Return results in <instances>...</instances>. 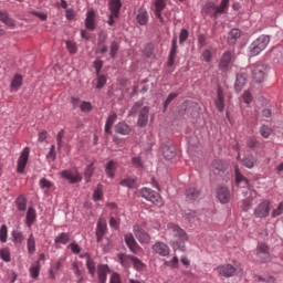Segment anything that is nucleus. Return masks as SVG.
I'll return each mask as SVG.
<instances>
[{
  "instance_id": "obj_38",
  "label": "nucleus",
  "mask_w": 283,
  "mask_h": 283,
  "mask_svg": "<svg viewBox=\"0 0 283 283\" xmlns=\"http://www.w3.org/2000/svg\"><path fill=\"white\" fill-rule=\"evenodd\" d=\"M86 269L88 271V274L92 276V277H95L96 276V262L94 261V259H88L86 261Z\"/></svg>"
},
{
  "instance_id": "obj_64",
  "label": "nucleus",
  "mask_w": 283,
  "mask_h": 283,
  "mask_svg": "<svg viewBox=\"0 0 283 283\" xmlns=\"http://www.w3.org/2000/svg\"><path fill=\"white\" fill-rule=\"evenodd\" d=\"M109 283H123L120 281V274L114 272L109 277Z\"/></svg>"
},
{
  "instance_id": "obj_61",
  "label": "nucleus",
  "mask_w": 283,
  "mask_h": 283,
  "mask_svg": "<svg viewBox=\"0 0 283 283\" xmlns=\"http://www.w3.org/2000/svg\"><path fill=\"white\" fill-rule=\"evenodd\" d=\"M189 39V31L187 29H182L179 34V43H185Z\"/></svg>"
},
{
  "instance_id": "obj_10",
  "label": "nucleus",
  "mask_w": 283,
  "mask_h": 283,
  "mask_svg": "<svg viewBox=\"0 0 283 283\" xmlns=\"http://www.w3.org/2000/svg\"><path fill=\"white\" fill-rule=\"evenodd\" d=\"M153 253L160 255V258H169V253H171V249L167 243L163 241H157L151 245Z\"/></svg>"
},
{
  "instance_id": "obj_50",
  "label": "nucleus",
  "mask_w": 283,
  "mask_h": 283,
  "mask_svg": "<svg viewBox=\"0 0 283 283\" xmlns=\"http://www.w3.org/2000/svg\"><path fill=\"white\" fill-rule=\"evenodd\" d=\"M118 50H120V46L116 41L111 42V56L112 59H116V54H118Z\"/></svg>"
},
{
  "instance_id": "obj_16",
  "label": "nucleus",
  "mask_w": 283,
  "mask_h": 283,
  "mask_svg": "<svg viewBox=\"0 0 283 283\" xmlns=\"http://www.w3.org/2000/svg\"><path fill=\"white\" fill-rule=\"evenodd\" d=\"M109 265L107 264H98L97 265V282L98 283H107V275L109 273Z\"/></svg>"
},
{
  "instance_id": "obj_42",
  "label": "nucleus",
  "mask_w": 283,
  "mask_h": 283,
  "mask_svg": "<svg viewBox=\"0 0 283 283\" xmlns=\"http://www.w3.org/2000/svg\"><path fill=\"white\" fill-rule=\"evenodd\" d=\"M178 264H180V259L176 255L171 260L164 262V266H169V269H178Z\"/></svg>"
},
{
  "instance_id": "obj_56",
  "label": "nucleus",
  "mask_w": 283,
  "mask_h": 283,
  "mask_svg": "<svg viewBox=\"0 0 283 283\" xmlns=\"http://www.w3.org/2000/svg\"><path fill=\"white\" fill-rule=\"evenodd\" d=\"M103 198V186H97V189L93 193V200L98 201Z\"/></svg>"
},
{
  "instance_id": "obj_3",
  "label": "nucleus",
  "mask_w": 283,
  "mask_h": 283,
  "mask_svg": "<svg viewBox=\"0 0 283 283\" xmlns=\"http://www.w3.org/2000/svg\"><path fill=\"white\" fill-rule=\"evenodd\" d=\"M250 72L253 83H264L266 78V65L264 64H252Z\"/></svg>"
},
{
  "instance_id": "obj_51",
  "label": "nucleus",
  "mask_w": 283,
  "mask_h": 283,
  "mask_svg": "<svg viewBox=\"0 0 283 283\" xmlns=\"http://www.w3.org/2000/svg\"><path fill=\"white\" fill-rule=\"evenodd\" d=\"M271 127L266 126V125H263L260 127V135L263 137V138H269L271 136Z\"/></svg>"
},
{
  "instance_id": "obj_34",
  "label": "nucleus",
  "mask_w": 283,
  "mask_h": 283,
  "mask_svg": "<svg viewBox=\"0 0 283 283\" xmlns=\"http://www.w3.org/2000/svg\"><path fill=\"white\" fill-rule=\"evenodd\" d=\"M242 36V32L239 29H232L228 36V43L230 45L235 44V41Z\"/></svg>"
},
{
  "instance_id": "obj_35",
  "label": "nucleus",
  "mask_w": 283,
  "mask_h": 283,
  "mask_svg": "<svg viewBox=\"0 0 283 283\" xmlns=\"http://www.w3.org/2000/svg\"><path fill=\"white\" fill-rule=\"evenodd\" d=\"M35 220H36V210L30 207L27 212V226L32 227Z\"/></svg>"
},
{
  "instance_id": "obj_2",
  "label": "nucleus",
  "mask_w": 283,
  "mask_h": 283,
  "mask_svg": "<svg viewBox=\"0 0 283 283\" xmlns=\"http://www.w3.org/2000/svg\"><path fill=\"white\" fill-rule=\"evenodd\" d=\"M269 43H271V38L269 35H260L250 44L249 55L258 56L259 54H262L269 46Z\"/></svg>"
},
{
  "instance_id": "obj_29",
  "label": "nucleus",
  "mask_w": 283,
  "mask_h": 283,
  "mask_svg": "<svg viewBox=\"0 0 283 283\" xmlns=\"http://www.w3.org/2000/svg\"><path fill=\"white\" fill-rule=\"evenodd\" d=\"M0 21L9 28H14V25H17V22L14 21V19L10 18L8 11H0Z\"/></svg>"
},
{
  "instance_id": "obj_14",
  "label": "nucleus",
  "mask_w": 283,
  "mask_h": 283,
  "mask_svg": "<svg viewBox=\"0 0 283 283\" xmlns=\"http://www.w3.org/2000/svg\"><path fill=\"white\" fill-rule=\"evenodd\" d=\"M217 198L221 205H228V202H231V191L226 186H220L217 189Z\"/></svg>"
},
{
  "instance_id": "obj_45",
  "label": "nucleus",
  "mask_w": 283,
  "mask_h": 283,
  "mask_svg": "<svg viewBox=\"0 0 283 283\" xmlns=\"http://www.w3.org/2000/svg\"><path fill=\"white\" fill-rule=\"evenodd\" d=\"M40 189H44L45 191H50L52 189V181L48 180L46 178H42L39 181Z\"/></svg>"
},
{
  "instance_id": "obj_57",
  "label": "nucleus",
  "mask_w": 283,
  "mask_h": 283,
  "mask_svg": "<svg viewBox=\"0 0 283 283\" xmlns=\"http://www.w3.org/2000/svg\"><path fill=\"white\" fill-rule=\"evenodd\" d=\"M46 158L52 161L56 160V146H51L50 151L46 155Z\"/></svg>"
},
{
  "instance_id": "obj_6",
  "label": "nucleus",
  "mask_w": 283,
  "mask_h": 283,
  "mask_svg": "<svg viewBox=\"0 0 283 283\" xmlns=\"http://www.w3.org/2000/svg\"><path fill=\"white\" fill-rule=\"evenodd\" d=\"M139 196L153 202V205H163V197L151 188L144 187L139 190Z\"/></svg>"
},
{
  "instance_id": "obj_7",
  "label": "nucleus",
  "mask_w": 283,
  "mask_h": 283,
  "mask_svg": "<svg viewBox=\"0 0 283 283\" xmlns=\"http://www.w3.org/2000/svg\"><path fill=\"white\" fill-rule=\"evenodd\" d=\"M271 213V201L263 200L254 208L255 218H269Z\"/></svg>"
},
{
  "instance_id": "obj_58",
  "label": "nucleus",
  "mask_w": 283,
  "mask_h": 283,
  "mask_svg": "<svg viewBox=\"0 0 283 283\" xmlns=\"http://www.w3.org/2000/svg\"><path fill=\"white\" fill-rule=\"evenodd\" d=\"M177 97H178V94L170 93L164 103V109H167L169 105H171V101H174V98H177Z\"/></svg>"
},
{
  "instance_id": "obj_62",
  "label": "nucleus",
  "mask_w": 283,
  "mask_h": 283,
  "mask_svg": "<svg viewBox=\"0 0 283 283\" xmlns=\"http://www.w3.org/2000/svg\"><path fill=\"white\" fill-rule=\"evenodd\" d=\"M81 112H92V103L90 102H82L80 105Z\"/></svg>"
},
{
  "instance_id": "obj_59",
  "label": "nucleus",
  "mask_w": 283,
  "mask_h": 283,
  "mask_svg": "<svg viewBox=\"0 0 283 283\" xmlns=\"http://www.w3.org/2000/svg\"><path fill=\"white\" fill-rule=\"evenodd\" d=\"M64 134H65V132L63 129H61L57 133V136H56L57 149H61L63 147V136H64Z\"/></svg>"
},
{
  "instance_id": "obj_9",
  "label": "nucleus",
  "mask_w": 283,
  "mask_h": 283,
  "mask_svg": "<svg viewBox=\"0 0 283 283\" xmlns=\"http://www.w3.org/2000/svg\"><path fill=\"white\" fill-rule=\"evenodd\" d=\"M30 159V147H25L17 163V171L18 174H23L25 171V167H28V160Z\"/></svg>"
},
{
  "instance_id": "obj_41",
  "label": "nucleus",
  "mask_w": 283,
  "mask_h": 283,
  "mask_svg": "<svg viewBox=\"0 0 283 283\" xmlns=\"http://www.w3.org/2000/svg\"><path fill=\"white\" fill-rule=\"evenodd\" d=\"M54 242H55V244H67V242H70V233H67V232L60 233L55 238Z\"/></svg>"
},
{
  "instance_id": "obj_36",
  "label": "nucleus",
  "mask_w": 283,
  "mask_h": 283,
  "mask_svg": "<svg viewBox=\"0 0 283 283\" xmlns=\"http://www.w3.org/2000/svg\"><path fill=\"white\" fill-rule=\"evenodd\" d=\"M116 118H118L116 113H114V114H112L107 117V120H106V124H105L106 134H112V127H114V123H116Z\"/></svg>"
},
{
  "instance_id": "obj_26",
  "label": "nucleus",
  "mask_w": 283,
  "mask_h": 283,
  "mask_svg": "<svg viewBox=\"0 0 283 283\" xmlns=\"http://www.w3.org/2000/svg\"><path fill=\"white\" fill-rule=\"evenodd\" d=\"M212 167L214 169V174H224L227 171V163H224L222 159H214L212 161Z\"/></svg>"
},
{
  "instance_id": "obj_48",
  "label": "nucleus",
  "mask_w": 283,
  "mask_h": 283,
  "mask_svg": "<svg viewBox=\"0 0 283 283\" xmlns=\"http://www.w3.org/2000/svg\"><path fill=\"white\" fill-rule=\"evenodd\" d=\"M84 176H85L86 182H90L92 176H94V164H91L86 167Z\"/></svg>"
},
{
  "instance_id": "obj_32",
  "label": "nucleus",
  "mask_w": 283,
  "mask_h": 283,
  "mask_svg": "<svg viewBox=\"0 0 283 283\" xmlns=\"http://www.w3.org/2000/svg\"><path fill=\"white\" fill-rule=\"evenodd\" d=\"M115 132L116 134H122V136H127L132 132V128L125 123H119L115 126Z\"/></svg>"
},
{
  "instance_id": "obj_30",
  "label": "nucleus",
  "mask_w": 283,
  "mask_h": 283,
  "mask_svg": "<svg viewBox=\"0 0 283 283\" xmlns=\"http://www.w3.org/2000/svg\"><path fill=\"white\" fill-rule=\"evenodd\" d=\"M117 167H118V164L114 160H111L106 164L105 171L108 178H114Z\"/></svg>"
},
{
  "instance_id": "obj_15",
  "label": "nucleus",
  "mask_w": 283,
  "mask_h": 283,
  "mask_svg": "<svg viewBox=\"0 0 283 283\" xmlns=\"http://www.w3.org/2000/svg\"><path fill=\"white\" fill-rule=\"evenodd\" d=\"M154 6L155 17L160 21V23H165L163 11L165 10V8H167V2H165V0H155Z\"/></svg>"
},
{
  "instance_id": "obj_21",
  "label": "nucleus",
  "mask_w": 283,
  "mask_h": 283,
  "mask_svg": "<svg viewBox=\"0 0 283 283\" xmlns=\"http://www.w3.org/2000/svg\"><path fill=\"white\" fill-rule=\"evenodd\" d=\"M136 21L139 25H147L149 22V13L147 12V9L140 8L137 11Z\"/></svg>"
},
{
  "instance_id": "obj_19",
  "label": "nucleus",
  "mask_w": 283,
  "mask_h": 283,
  "mask_svg": "<svg viewBox=\"0 0 283 283\" xmlns=\"http://www.w3.org/2000/svg\"><path fill=\"white\" fill-rule=\"evenodd\" d=\"M85 28L87 30H96V13L94 11H87L85 19Z\"/></svg>"
},
{
  "instance_id": "obj_54",
  "label": "nucleus",
  "mask_w": 283,
  "mask_h": 283,
  "mask_svg": "<svg viewBox=\"0 0 283 283\" xmlns=\"http://www.w3.org/2000/svg\"><path fill=\"white\" fill-rule=\"evenodd\" d=\"M0 258L3 262H10V250L1 249L0 250Z\"/></svg>"
},
{
  "instance_id": "obj_28",
  "label": "nucleus",
  "mask_w": 283,
  "mask_h": 283,
  "mask_svg": "<svg viewBox=\"0 0 283 283\" xmlns=\"http://www.w3.org/2000/svg\"><path fill=\"white\" fill-rule=\"evenodd\" d=\"M120 8H123V3L120 2V0L109 1V10L113 17H118V14H120Z\"/></svg>"
},
{
  "instance_id": "obj_46",
  "label": "nucleus",
  "mask_w": 283,
  "mask_h": 283,
  "mask_svg": "<svg viewBox=\"0 0 283 283\" xmlns=\"http://www.w3.org/2000/svg\"><path fill=\"white\" fill-rule=\"evenodd\" d=\"M12 238H13L12 241L14 242V244H21L24 240L23 233L17 230L12 232Z\"/></svg>"
},
{
  "instance_id": "obj_47",
  "label": "nucleus",
  "mask_w": 283,
  "mask_h": 283,
  "mask_svg": "<svg viewBox=\"0 0 283 283\" xmlns=\"http://www.w3.org/2000/svg\"><path fill=\"white\" fill-rule=\"evenodd\" d=\"M0 242L6 243L8 242V226L2 224L0 227Z\"/></svg>"
},
{
  "instance_id": "obj_40",
  "label": "nucleus",
  "mask_w": 283,
  "mask_h": 283,
  "mask_svg": "<svg viewBox=\"0 0 283 283\" xmlns=\"http://www.w3.org/2000/svg\"><path fill=\"white\" fill-rule=\"evenodd\" d=\"M27 249L28 252L32 255L34 251H36V241H34V234H30L28 240H27Z\"/></svg>"
},
{
  "instance_id": "obj_33",
  "label": "nucleus",
  "mask_w": 283,
  "mask_h": 283,
  "mask_svg": "<svg viewBox=\"0 0 283 283\" xmlns=\"http://www.w3.org/2000/svg\"><path fill=\"white\" fill-rule=\"evenodd\" d=\"M244 85H247V77L242 74H238L234 83L235 92H242V87H244Z\"/></svg>"
},
{
  "instance_id": "obj_49",
  "label": "nucleus",
  "mask_w": 283,
  "mask_h": 283,
  "mask_svg": "<svg viewBox=\"0 0 283 283\" xmlns=\"http://www.w3.org/2000/svg\"><path fill=\"white\" fill-rule=\"evenodd\" d=\"M66 50L70 52V54H76V52H78V49L76 48V42L67 40Z\"/></svg>"
},
{
  "instance_id": "obj_55",
  "label": "nucleus",
  "mask_w": 283,
  "mask_h": 283,
  "mask_svg": "<svg viewBox=\"0 0 283 283\" xmlns=\"http://www.w3.org/2000/svg\"><path fill=\"white\" fill-rule=\"evenodd\" d=\"M109 227L112 229H118V227H120V218L111 217V219H109Z\"/></svg>"
},
{
  "instance_id": "obj_23",
  "label": "nucleus",
  "mask_w": 283,
  "mask_h": 283,
  "mask_svg": "<svg viewBox=\"0 0 283 283\" xmlns=\"http://www.w3.org/2000/svg\"><path fill=\"white\" fill-rule=\"evenodd\" d=\"M23 85V76L15 74L10 84V92H19Z\"/></svg>"
},
{
  "instance_id": "obj_17",
  "label": "nucleus",
  "mask_w": 283,
  "mask_h": 283,
  "mask_svg": "<svg viewBox=\"0 0 283 283\" xmlns=\"http://www.w3.org/2000/svg\"><path fill=\"white\" fill-rule=\"evenodd\" d=\"M107 232V222L105 220L99 219L97 222V228H96V240L98 243L103 242V237Z\"/></svg>"
},
{
  "instance_id": "obj_27",
  "label": "nucleus",
  "mask_w": 283,
  "mask_h": 283,
  "mask_svg": "<svg viewBox=\"0 0 283 283\" xmlns=\"http://www.w3.org/2000/svg\"><path fill=\"white\" fill-rule=\"evenodd\" d=\"M214 105L219 112H224V94L222 93V88L217 90V99L214 101Z\"/></svg>"
},
{
  "instance_id": "obj_8",
  "label": "nucleus",
  "mask_w": 283,
  "mask_h": 283,
  "mask_svg": "<svg viewBox=\"0 0 283 283\" xmlns=\"http://www.w3.org/2000/svg\"><path fill=\"white\" fill-rule=\"evenodd\" d=\"M60 176L67 180L71 185H76V182H81L83 177L78 174L76 169H66L60 172Z\"/></svg>"
},
{
  "instance_id": "obj_63",
  "label": "nucleus",
  "mask_w": 283,
  "mask_h": 283,
  "mask_svg": "<svg viewBox=\"0 0 283 283\" xmlns=\"http://www.w3.org/2000/svg\"><path fill=\"white\" fill-rule=\"evenodd\" d=\"M283 212V203H280L276 209L272 211V218H277V216H282Z\"/></svg>"
},
{
  "instance_id": "obj_44",
  "label": "nucleus",
  "mask_w": 283,
  "mask_h": 283,
  "mask_svg": "<svg viewBox=\"0 0 283 283\" xmlns=\"http://www.w3.org/2000/svg\"><path fill=\"white\" fill-rule=\"evenodd\" d=\"M119 185L122 187H128V189H134V187H136V180L132 178L122 179Z\"/></svg>"
},
{
  "instance_id": "obj_24",
  "label": "nucleus",
  "mask_w": 283,
  "mask_h": 283,
  "mask_svg": "<svg viewBox=\"0 0 283 283\" xmlns=\"http://www.w3.org/2000/svg\"><path fill=\"white\" fill-rule=\"evenodd\" d=\"M234 176H235V184L241 185V187L247 188L249 187V179L240 172V168L235 167L234 169Z\"/></svg>"
},
{
  "instance_id": "obj_25",
  "label": "nucleus",
  "mask_w": 283,
  "mask_h": 283,
  "mask_svg": "<svg viewBox=\"0 0 283 283\" xmlns=\"http://www.w3.org/2000/svg\"><path fill=\"white\" fill-rule=\"evenodd\" d=\"M186 198L188 202H196L197 198H200V190L196 187H190L186 190Z\"/></svg>"
},
{
  "instance_id": "obj_60",
  "label": "nucleus",
  "mask_w": 283,
  "mask_h": 283,
  "mask_svg": "<svg viewBox=\"0 0 283 283\" xmlns=\"http://www.w3.org/2000/svg\"><path fill=\"white\" fill-rule=\"evenodd\" d=\"M105 83H107V77H105V75H99L97 78L96 88L102 90V87H105Z\"/></svg>"
},
{
  "instance_id": "obj_20",
  "label": "nucleus",
  "mask_w": 283,
  "mask_h": 283,
  "mask_svg": "<svg viewBox=\"0 0 283 283\" xmlns=\"http://www.w3.org/2000/svg\"><path fill=\"white\" fill-rule=\"evenodd\" d=\"M230 64H231V52L227 51L222 54L220 59L219 69L222 72H228Z\"/></svg>"
},
{
  "instance_id": "obj_39",
  "label": "nucleus",
  "mask_w": 283,
  "mask_h": 283,
  "mask_svg": "<svg viewBox=\"0 0 283 283\" xmlns=\"http://www.w3.org/2000/svg\"><path fill=\"white\" fill-rule=\"evenodd\" d=\"M15 205L19 211H25L28 209V199L23 195H20L15 200Z\"/></svg>"
},
{
  "instance_id": "obj_12",
  "label": "nucleus",
  "mask_w": 283,
  "mask_h": 283,
  "mask_svg": "<svg viewBox=\"0 0 283 283\" xmlns=\"http://www.w3.org/2000/svg\"><path fill=\"white\" fill-rule=\"evenodd\" d=\"M124 240H125V244L128 247L130 253H134L136 255V253H138L142 250L140 245L134 238V234L126 233L124 235Z\"/></svg>"
},
{
  "instance_id": "obj_22",
  "label": "nucleus",
  "mask_w": 283,
  "mask_h": 283,
  "mask_svg": "<svg viewBox=\"0 0 283 283\" xmlns=\"http://www.w3.org/2000/svg\"><path fill=\"white\" fill-rule=\"evenodd\" d=\"M118 262L124 269H129L134 262V255L119 253L117 255Z\"/></svg>"
},
{
  "instance_id": "obj_18",
  "label": "nucleus",
  "mask_w": 283,
  "mask_h": 283,
  "mask_svg": "<svg viewBox=\"0 0 283 283\" xmlns=\"http://www.w3.org/2000/svg\"><path fill=\"white\" fill-rule=\"evenodd\" d=\"M148 122H149V106H144L139 112L137 125L139 127H146Z\"/></svg>"
},
{
  "instance_id": "obj_31",
  "label": "nucleus",
  "mask_w": 283,
  "mask_h": 283,
  "mask_svg": "<svg viewBox=\"0 0 283 283\" xmlns=\"http://www.w3.org/2000/svg\"><path fill=\"white\" fill-rule=\"evenodd\" d=\"M163 156L166 160H171V158L176 157V147L174 146H164L163 147Z\"/></svg>"
},
{
  "instance_id": "obj_11",
  "label": "nucleus",
  "mask_w": 283,
  "mask_h": 283,
  "mask_svg": "<svg viewBox=\"0 0 283 283\" xmlns=\"http://www.w3.org/2000/svg\"><path fill=\"white\" fill-rule=\"evenodd\" d=\"M256 256L259 259V262H271V252H269V245H266L265 243H259L256 247Z\"/></svg>"
},
{
  "instance_id": "obj_37",
  "label": "nucleus",
  "mask_w": 283,
  "mask_h": 283,
  "mask_svg": "<svg viewBox=\"0 0 283 283\" xmlns=\"http://www.w3.org/2000/svg\"><path fill=\"white\" fill-rule=\"evenodd\" d=\"M29 273L33 280H36L41 273V263H39V261L33 263L29 270Z\"/></svg>"
},
{
  "instance_id": "obj_13",
  "label": "nucleus",
  "mask_w": 283,
  "mask_h": 283,
  "mask_svg": "<svg viewBox=\"0 0 283 283\" xmlns=\"http://www.w3.org/2000/svg\"><path fill=\"white\" fill-rule=\"evenodd\" d=\"M221 277H233L235 275V268L232 264L219 265L214 269Z\"/></svg>"
},
{
  "instance_id": "obj_53",
  "label": "nucleus",
  "mask_w": 283,
  "mask_h": 283,
  "mask_svg": "<svg viewBox=\"0 0 283 283\" xmlns=\"http://www.w3.org/2000/svg\"><path fill=\"white\" fill-rule=\"evenodd\" d=\"M133 266L137 269V271H143V269H145L143 261L136 256H133Z\"/></svg>"
},
{
  "instance_id": "obj_43",
  "label": "nucleus",
  "mask_w": 283,
  "mask_h": 283,
  "mask_svg": "<svg viewBox=\"0 0 283 283\" xmlns=\"http://www.w3.org/2000/svg\"><path fill=\"white\" fill-rule=\"evenodd\" d=\"M243 165L247 167V169H253V167H255V157L252 155L244 157Z\"/></svg>"
},
{
  "instance_id": "obj_1",
  "label": "nucleus",
  "mask_w": 283,
  "mask_h": 283,
  "mask_svg": "<svg viewBox=\"0 0 283 283\" xmlns=\"http://www.w3.org/2000/svg\"><path fill=\"white\" fill-rule=\"evenodd\" d=\"M167 235L170 237V242L174 249L185 251V242H187V233L176 223H168L166 228Z\"/></svg>"
},
{
  "instance_id": "obj_52",
  "label": "nucleus",
  "mask_w": 283,
  "mask_h": 283,
  "mask_svg": "<svg viewBox=\"0 0 283 283\" xmlns=\"http://www.w3.org/2000/svg\"><path fill=\"white\" fill-rule=\"evenodd\" d=\"M178 54V49H170L169 57H168V65L171 67L176 62V55Z\"/></svg>"
},
{
  "instance_id": "obj_4",
  "label": "nucleus",
  "mask_w": 283,
  "mask_h": 283,
  "mask_svg": "<svg viewBox=\"0 0 283 283\" xmlns=\"http://www.w3.org/2000/svg\"><path fill=\"white\" fill-rule=\"evenodd\" d=\"M229 10V0H221L219 7H216L213 3H208L205 7V12L210 14V17L217 18L219 14H224Z\"/></svg>"
},
{
  "instance_id": "obj_5",
  "label": "nucleus",
  "mask_w": 283,
  "mask_h": 283,
  "mask_svg": "<svg viewBox=\"0 0 283 283\" xmlns=\"http://www.w3.org/2000/svg\"><path fill=\"white\" fill-rule=\"evenodd\" d=\"M133 232L140 244H149V242H151V235H149V233H147L145 230V224H134Z\"/></svg>"
}]
</instances>
